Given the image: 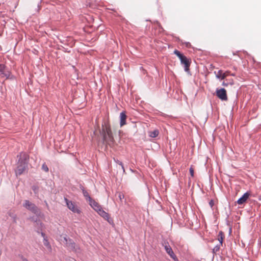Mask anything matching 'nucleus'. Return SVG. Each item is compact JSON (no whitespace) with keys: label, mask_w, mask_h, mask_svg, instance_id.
Masks as SVG:
<instances>
[{"label":"nucleus","mask_w":261,"mask_h":261,"mask_svg":"<svg viewBox=\"0 0 261 261\" xmlns=\"http://www.w3.org/2000/svg\"><path fill=\"white\" fill-rule=\"evenodd\" d=\"M216 95L221 100L226 101L227 100V96L226 90L224 88L216 90Z\"/></svg>","instance_id":"obj_5"},{"label":"nucleus","mask_w":261,"mask_h":261,"mask_svg":"<svg viewBox=\"0 0 261 261\" xmlns=\"http://www.w3.org/2000/svg\"><path fill=\"white\" fill-rule=\"evenodd\" d=\"M42 169L45 172L48 171V168L47 167V166L45 163L42 165Z\"/></svg>","instance_id":"obj_20"},{"label":"nucleus","mask_w":261,"mask_h":261,"mask_svg":"<svg viewBox=\"0 0 261 261\" xmlns=\"http://www.w3.org/2000/svg\"><path fill=\"white\" fill-rule=\"evenodd\" d=\"M63 239L65 242H66V246L69 248V249L75 252L77 251V249L75 247V244L73 241L70 240H69L68 242V240L66 237H64Z\"/></svg>","instance_id":"obj_10"},{"label":"nucleus","mask_w":261,"mask_h":261,"mask_svg":"<svg viewBox=\"0 0 261 261\" xmlns=\"http://www.w3.org/2000/svg\"><path fill=\"white\" fill-rule=\"evenodd\" d=\"M190 173L191 176L193 177L194 176V169L192 167H191L190 168Z\"/></svg>","instance_id":"obj_21"},{"label":"nucleus","mask_w":261,"mask_h":261,"mask_svg":"<svg viewBox=\"0 0 261 261\" xmlns=\"http://www.w3.org/2000/svg\"><path fill=\"white\" fill-rule=\"evenodd\" d=\"M209 204L210 205H211V207H213V205H214V202H213V200H211L209 202Z\"/></svg>","instance_id":"obj_23"},{"label":"nucleus","mask_w":261,"mask_h":261,"mask_svg":"<svg viewBox=\"0 0 261 261\" xmlns=\"http://www.w3.org/2000/svg\"><path fill=\"white\" fill-rule=\"evenodd\" d=\"M119 198H120V199H122V196H121V195H120H120H119Z\"/></svg>","instance_id":"obj_27"},{"label":"nucleus","mask_w":261,"mask_h":261,"mask_svg":"<svg viewBox=\"0 0 261 261\" xmlns=\"http://www.w3.org/2000/svg\"><path fill=\"white\" fill-rule=\"evenodd\" d=\"M89 204L97 212L99 211V210H101L102 208L101 206L97 202L93 199L89 202Z\"/></svg>","instance_id":"obj_13"},{"label":"nucleus","mask_w":261,"mask_h":261,"mask_svg":"<svg viewBox=\"0 0 261 261\" xmlns=\"http://www.w3.org/2000/svg\"><path fill=\"white\" fill-rule=\"evenodd\" d=\"M229 75H232V76H235V75H236V74H235V73H231V74H230H230H229Z\"/></svg>","instance_id":"obj_24"},{"label":"nucleus","mask_w":261,"mask_h":261,"mask_svg":"<svg viewBox=\"0 0 261 261\" xmlns=\"http://www.w3.org/2000/svg\"><path fill=\"white\" fill-rule=\"evenodd\" d=\"M64 199L66 201L67 207L70 210L75 213L80 214L81 213L79 208L73 202H72L71 201L68 200L66 198H65Z\"/></svg>","instance_id":"obj_6"},{"label":"nucleus","mask_w":261,"mask_h":261,"mask_svg":"<svg viewBox=\"0 0 261 261\" xmlns=\"http://www.w3.org/2000/svg\"><path fill=\"white\" fill-rule=\"evenodd\" d=\"M259 200H261V195L258 197Z\"/></svg>","instance_id":"obj_26"},{"label":"nucleus","mask_w":261,"mask_h":261,"mask_svg":"<svg viewBox=\"0 0 261 261\" xmlns=\"http://www.w3.org/2000/svg\"><path fill=\"white\" fill-rule=\"evenodd\" d=\"M23 205L27 209L31 211L32 213L34 214H37L38 213L37 207L34 203L30 202L29 200H25Z\"/></svg>","instance_id":"obj_4"},{"label":"nucleus","mask_w":261,"mask_h":261,"mask_svg":"<svg viewBox=\"0 0 261 261\" xmlns=\"http://www.w3.org/2000/svg\"><path fill=\"white\" fill-rule=\"evenodd\" d=\"M33 190L35 192H36V188L35 187H34L33 188Z\"/></svg>","instance_id":"obj_25"},{"label":"nucleus","mask_w":261,"mask_h":261,"mask_svg":"<svg viewBox=\"0 0 261 261\" xmlns=\"http://www.w3.org/2000/svg\"><path fill=\"white\" fill-rule=\"evenodd\" d=\"M118 164H119V165H120L121 166L122 169H123V172H125V170H124V167H123V164H122V162H118Z\"/></svg>","instance_id":"obj_22"},{"label":"nucleus","mask_w":261,"mask_h":261,"mask_svg":"<svg viewBox=\"0 0 261 261\" xmlns=\"http://www.w3.org/2000/svg\"><path fill=\"white\" fill-rule=\"evenodd\" d=\"M174 54H175L180 59L181 63L184 65L185 70L186 71L188 72L189 71V67L190 65V62L189 60L184 55L180 53L177 50L174 51Z\"/></svg>","instance_id":"obj_3"},{"label":"nucleus","mask_w":261,"mask_h":261,"mask_svg":"<svg viewBox=\"0 0 261 261\" xmlns=\"http://www.w3.org/2000/svg\"><path fill=\"white\" fill-rule=\"evenodd\" d=\"M220 246L221 245H220L216 246L213 249V252L214 253H216L219 251L220 250Z\"/></svg>","instance_id":"obj_19"},{"label":"nucleus","mask_w":261,"mask_h":261,"mask_svg":"<svg viewBox=\"0 0 261 261\" xmlns=\"http://www.w3.org/2000/svg\"><path fill=\"white\" fill-rule=\"evenodd\" d=\"M82 190H83V195H84V197L86 198V199L87 200H88L89 201V202H90L91 200H92V199L89 196L88 192L84 189Z\"/></svg>","instance_id":"obj_17"},{"label":"nucleus","mask_w":261,"mask_h":261,"mask_svg":"<svg viewBox=\"0 0 261 261\" xmlns=\"http://www.w3.org/2000/svg\"><path fill=\"white\" fill-rule=\"evenodd\" d=\"M215 73L216 74V76L217 79L222 80H224L227 76L230 74V71H226L224 72L222 70H220L218 71L217 73H216L215 71Z\"/></svg>","instance_id":"obj_9"},{"label":"nucleus","mask_w":261,"mask_h":261,"mask_svg":"<svg viewBox=\"0 0 261 261\" xmlns=\"http://www.w3.org/2000/svg\"><path fill=\"white\" fill-rule=\"evenodd\" d=\"M127 118V116L126 115V112L125 111L122 112L120 114V126L122 127L123 125L126 124V120Z\"/></svg>","instance_id":"obj_11"},{"label":"nucleus","mask_w":261,"mask_h":261,"mask_svg":"<svg viewBox=\"0 0 261 261\" xmlns=\"http://www.w3.org/2000/svg\"><path fill=\"white\" fill-rule=\"evenodd\" d=\"M233 84V80L230 79V80H226L225 81H223L222 85L223 86L227 87L229 85H232Z\"/></svg>","instance_id":"obj_16"},{"label":"nucleus","mask_w":261,"mask_h":261,"mask_svg":"<svg viewBox=\"0 0 261 261\" xmlns=\"http://www.w3.org/2000/svg\"><path fill=\"white\" fill-rule=\"evenodd\" d=\"M164 248L166 252L170 255V256L175 261H178V259L173 252L171 247L169 245L168 243H165Z\"/></svg>","instance_id":"obj_7"},{"label":"nucleus","mask_w":261,"mask_h":261,"mask_svg":"<svg viewBox=\"0 0 261 261\" xmlns=\"http://www.w3.org/2000/svg\"><path fill=\"white\" fill-rule=\"evenodd\" d=\"M6 66L4 64H0V72L3 77H6L7 78L10 76V72L9 71H6Z\"/></svg>","instance_id":"obj_12"},{"label":"nucleus","mask_w":261,"mask_h":261,"mask_svg":"<svg viewBox=\"0 0 261 261\" xmlns=\"http://www.w3.org/2000/svg\"><path fill=\"white\" fill-rule=\"evenodd\" d=\"M249 195L250 194L248 192L245 193V194H244L242 197H241L238 200L237 203L239 204H242L244 203L245 202H246V201L249 198Z\"/></svg>","instance_id":"obj_14"},{"label":"nucleus","mask_w":261,"mask_h":261,"mask_svg":"<svg viewBox=\"0 0 261 261\" xmlns=\"http://www.w3.org/2000/svg\"><path fill=\"white\" fill-rule=\"evenodd\" d=\"M224 238V234L220 231L218 235V240L219 241L220 245H222V243Z\"/></svg>","instance_id":"obj_15"},{"label":"nucleus","mask_w":261,"mask_h":261,"mask_svg":"<svg viewBox=\"0 0 261 261\" xmlns=\"http://www.w3.org/2000/svg\"><path fill=\"white\" fill-rule=\"evenodd\" d=\"M28 164V155L25 153L20 154L17 168L16 170V175L21 174L26 169Z\"/></svg>","instance_id":"obj_1"},{"label":"nucleus","mask_w":261,"mask_h":261,"mask_svg":"<svg viewBox=\"0 0 261 261\" xmlns=\"http://www.w3.org/2000/svg\"><path fill=\"white\" fill-rule=\"evenodd\" d=\"M103 141L107 143L113 142L114 138L110 124H106L102 128Z\"/></svg>","instance_id":"obj_2"},{"label":"nucleus","mask_w":261,"mask_h":261,"mask_svg":"<svg viewBox=\"0 0 261 261\" xmlns=\"http://www.w3.org/2000/svg\"><path fill=\"white\" fill-rule=\"evenodd\" d=\"M97 213L101 217L107 220L110 224H112L113 223V220L110 218L109 214L104 211L102 208L99 210V211Z\"/></svg>","instance_id":"obj_8"},{"label":"nucleus","mask_w":261,"mask_h":261,"mask_svg":"<svg viewBox=\"0 0 261 261\" xmlns=\"http://www.w3.org/2000/svg\"><path fill=\"white\" fill-rule=\"evenodd\" d=\"M149 136L152 138L157 137L159 135V131L158 130H154L153 131L150 132Z\"/></svg>","instance_id":"obj_18"}]
</instances>
